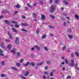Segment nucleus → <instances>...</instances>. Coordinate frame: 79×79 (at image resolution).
<instances>
[{
    "instance_id": "f257e3e1",
    "label": "nucleus",
    "mask_w": 79,
    "mask_h": 79,
    "mask_svg": "<svg viewBox=\"0 0 79 79\" xmlns=\"http://www.w3.org/2000/svg\"><path fill=\"white\" fill-rule=\"evenodd\" d=\"M30 64V65H31L32 66H35V64L34 62H31L30 63L29 62H27L26 64H23V66L26 67L27 66Z\"/></svg>"
},
{
    "instance_id": "f03ea898",
    "label": "nucleus",
    "mask_w": 79,
    "mask_h": 79,
    "mask_svg": "<svg viewBox=\"0 0 79 79\" xmlns=\"http://www.w3.org/2000/svg\"><path fill=\"white\" fill-rule=\"evenodd\" d=\"M54 10H55V7L53 6H51V9L50 10V12L52 13H53Z\"/></svg>"
},
{
    "instance_id": "7ed1b4c3",
    "label": "nucleus",
    "mask_w": 79,
    "mask_h": 79,
    "mask_svg": "<svg viewBox=\"0 0 79 79\" xmlns=\"http://www.w3.org/2000/svg\"><path fill=\"white\" fill-rule=\"evenodd\" d=\"M21 25H22V26H29V24L26 23H21Z\"/></svg>"
},
{
    "instance_id": "20e7f679",
    "label": "nucleus",
    "mask_w": 79,
    "mask_h": 79,
    "mask_svg": "<svg viewBox=\"0 0 79 79\" xmlns=\"http://www.w3.org/2000/svg\"><path fill=\"white\" fill-rule=\"evenodd\" d=\"M12 30L14 31L15 33H18V31H17V30H16V28L13 27L12 28Z\"/></svg>"
},
{
    "instance_id": "39448f33",
    "label": "nucleus",
    "mask_w": 79,
    "mask_h": 79,
    "mask_svg": "<svg viewBox=\"0 0 79 79\" xmlns=\"http://www.w3.org/2000/svg\"><path fill=\"white\" fill-rule=\"evenodd\" d=\"M41 19L44 20L45 19V15L41 14Z\"/></svg>"
},
{
    "instance_id": "423d86ee",
    "label": "nucleus",
    "mask_w": 79,
    "mask_h": 79,
    "mask_svg": "<svg viewBox=\"0 0 79 79\" xmlns=\"http://www.w3.org/2000/svg\"><path fill=\"white\" fill-rule=\"evenodd\" d=\"M29 74V71H27L26 72H25L24 75L25 76H27Z\"/></svg>"
},
{
    "instance_id": "0eeeda50",
    "label": "nucleus",
    "mask_w": 79,
    "mask_h": 79,
    "mask_svg": "<svg viewBox=\"0 0 79 79\" xmlns=\"http://www.w3.org/2000/svg\"><path fill=\"white\" fill-rule=\"evenodd\" d=\"M20 77L21 78V79H27V78L23 76L22 75H20Z\"/></svg>"
},
{
    "instance_id": "6e6552de",
    "label": "nucleus",
    "mask_w": 79,
    "mask_h": 79,
    "mask_svg": "<svg viewBox=\"0 0 79 79\" xmlns=\"http://www.w3.org/2000/svg\"><path fill=\"white\" fill-rule=\"evenodd\" d=\"M15 51H16L15 48H13L12 50H10V51L14 54H15Z\"/></svg>"
},
{
    "instance_id": "1a4fd4ad",
    "label": "nucleus",
    "mask_w": 79,
    "mask_h": 79,
    "mask_svg": "<svg viewBox=\"0 0 79 79\" xmlns=\"http://www.w3.org/2000/svg\"><path fill=\"white\" fill-rule=\"evenodd\" d=\"M7 48L9 50H10L11 48V44H9V45L7 46Z\"/></svg>"
},
{
    "instance_id": "9d476101",
    "label": "nucleus",
    "mask_w": 79,
    "mask_h": 79,
    "mask_svg": "<svg viewBox=\"0 0 79 79\" xmlns=\"http://www.w3.org/2000/svg\"><path fill=\"white\" fill-rule=\"evenodd\" d=\"M5 23L6 24H7L9 25V24H10V22L8 20H5Z\"/></svg>"
},
{
    "instance_id": "9b49d317",
    "label": "nucleus",
    "mask_w": 79,
    "mask_h": 79,
    "mask_svg": "<svg viewBox=\"0 0 79 79\" xmlns=\"http://www.w3.org/2000/svg\"><path fill=\"white\" fill-rule=\"evenodd\" d=\"M8 33L9 37H10V38L11 39V38H12V35H11V33H10V32L9 31L8 32Z\"/></svg>"
},
{
    "instance_id": "f8f14e48",
    "label": "nucleus",
    "mask_w": 79,
    "mask_h": 79,
    "mask_svg": "<svg viewBox=\"0 0 79 79\" xmlns=\"http://www.w3.org/2000/svg\"><path fill=\"white\" fill-rule=\"evenodd\" d=\"M17 55L16 57L18 58H19L20 57V52H18L17 53Z\"/></svg>"
},
{
    "instance_id": "ddd939ff",
    "label": "nucleus",
    "mask_w": 79,
    "mask_h": 79,
    "mask_svg": "<svg viewBox=\"0 0 79 79\" xmlns=\"http://www.w3.org/2000/svg\"><path fill=\"white\" fill-rule=\"evenodd\" d=\"M12 69L14 70H16V71H18V69L16 68V67H12Z\"/></svg>"
},
{
    "instance_id": "4468645a",
    "label": "nucleus",
    "mask_w": 79,
    "mask_h": 79,
    "mask_svg": "<svg viewBox=\"0 0 79 79\" xmlns=\"http://www.w3.org/2000/svg\"><path fill=\"white\" fill-rule=\"evenodd\" d=\"M74 64H73V63H70L69 64V65L70 66L73 67V66H74Z\"/></svg>"
},
{
    "instance_id": "2eb2a0df",
    "label": "nucleus",
    "mask_w": 79,
    "mask_h": 79,
    "mask_svg": "<svg viewBox=\"0 0 79 79\" xmlns=\"http://www.w3.org/2000/svg\"><path fill=\"white\" fill-rule=\"evenodd\" d=\"M11 22L13 24H18V22L16 21H11Z\"/></svg>"
},
{
    "instance_id": "dca6fc26",
    "label": "nucleus",
    "mask_w": 79,
    "mask_h": 79,
    "mask_svg": "<svg viewBox=\"0 0 79 79\" xmlns=\"http://www.w3.org/2000/svg\"><path fill=\"white\" fill-rule=\"evenodd\" d=\"M33 16L34 18H37V14L35 13H33Z\"/></svg>"
},
{
    "instance_id": "f3484780",
    "label": "nucleus",
    "mask_w": 79,
    "mask_h": 79,
    "mask_svg": "<svg viewBox=\"0 0 79 79\" xmlns=\"http://www.w3.org/2000/svg\"><path fill=\"white\" fill-rule=\"evenodd\" d=\"M64 3L66 5H69V3H68V2L66 0L64 1Z\"/></svg>"
},
{
    "instance_id": "a211bd4d",
    "label": "nucleus",
    "mask_w": 79,
    "mask_h": 79,
    "mask_svg": "<svg viewBox=\"0 0 79 79\" xmlns=\"http://www.w3.org/2000/svg\"><path fill=\"white\" fill-rule=\"evenodd\" d=\"M42 64H43V62H39L38 63L37 65H38V66H40V65H42Z\"/></svg>"
},
{
    "instance_id": "6ab92c4d",
    "label": "nucleus",
    "mask_w": 79,
    "mask_h": 79,
    "mask_svg": "<svg viewBox=\"0 0 79 79\" xmlns=\"http://www.w3.org/2000/svg\"><path fill=\"white\" fill-rule=\"evenodd\" d=\"M75 54L76 56H78V57H79V54L78 52H75Z\"/></svg>"
},
{
    "instance_id": "aec40b11",
    "label": "nucleus",
    "mask_w": 79,
    "mask_h": 79,
    "mask_svg": "<svg viewBox=\"0 0 79 79\" xmlns=\"http://www.w3.org/2000/svg\"><path fill=\"white\" fill-rule=\"evenodd\" d=\"M39 3H40V4H41V5L43 4L44 3H43L44 1H41V0H39Z\"/></svg>"
},
{
    "instance_id": "412c9836",
    "label": "nucleus",
    "mask_w": 79,
    "mask_h": 79,
    "mask_svg": "<svg viewBox=\"0 0 79 79\" xmlns=\"http://www.w3.org/2000/svg\"><path fill=\"white\" fill-rule=\"evenodd\" d=\"M65 61L67 64H68V62H69V61L68 60V59H65Z\"/></svg>"
},
{
    "instance_id": "4be33fe9",
    "label": "nucleus",
    "mask_w": 79,
    "mask_h": 79,
    "mask_svg": "<svg viewBox=\"0 0 79 79\" xmlns=\"http://www.w3.org/2000/svg\"><path fill=\"white\" fill-rule=\"evenodd\" d=\"M66 46H64L63 47L62 49V50L63 51H64L65 50V49H66Z\"/></svg>"
},
{
    "instance_id": "5701e85b",
    "label": "nucleus",
    "mask_w": 79,
    "mask_h": 79,
    "mask_svg": "<svg viewBox=\"0 0 79 79\" xmlns=\"http://www.w3.org/2000/svg\"><path fill=\"white\" fill-rule=\"evenodd\" d=\"M15 27H17V28H18L19 27V25L18 24H16L15 25Z\"/></svg>"
},
{
    "instance_id": "b1692460",
    "label": "nucleus",
    "mask_w": 79,
    "mask_h": 79,
    "mask_svg": "<svg viewBox=\"0 0 79 79\" xmlns=\"http://www.w3.org/2000/svg\"><path fill=\"white\" fill-rule=\"evenodd\" d=\"M3 53V51L2 50L0 49V55H3V54H2V53Z\"/></svg>"
},
{
    "instance_id": "393cba45",
    "label": "nucleus",
    "mask_w": 79,
    "mask_h": 79,
    "mask_svg": "<svg viewBox=\"0 0 79 79\" xmlns=\"http://www.w3.org/2000/svg\"><path fill=\"white\" fill-rule=\"evenodd\" d=\"M16 65L17 66H18V67H19V66H21V64H20V63H17L16 64Z\"/></svg>"
},
{
    "instance_id": "a878e982",
    "label": "nucleus",
    "mask_w": 79,
    "mask_h": 79,
    "mask_svg": "<svg viewBox=\"0 0 79 79\" xmlns=\"http://www.w3.org/2000/svg\"><path fill=\"white\" fill-rule=\"evenodd\" d=\"M50 76H53V72H51L50 74Z\"/></svg>"
},
{
    "instance_id": "bb28decb",
    "label": "nucleus",
    "mask_w": 79,
    "mask_h": 79,
    "mask_svg": "<svg viewBox=\"0 0 79 79\" xmlns=\"http://www.w3.org/2000/svg\"><path fill=\"white\" fill-rule=\"evenodd\" d=\"M5 61H3L1 62V63L2 64V66H4V65H5Z\"/></svg>"
},
{
    "instance_id": "cd10ccee",
    "label": "nucleus",
    "mask_w": 79,
    "mask_h": 79,
    "mask_svg": "<svg viewBox=\"0 0 79 79\" xmlns=\"http://www.w3.org/2000/svg\"><path fill=\"white\" fill-rule=\"evenodd\" d=\"M15 7L17 8H20V6L19 5H15Z\"/></svg>"
},
{
    "instance_id": "c85d7f7f",
    "label": "nucleus",
    "mask_w": 79,
    "mask_h": 79,
    "mask_svg": "<svg viewBox=\"0 0 79 79\" xmlns=\"http://www.w3.org/2000/svg\"><path fill=\"white\" fill-rule=\"evenodd\" d=\"M75 18H77V19H79V16L77 15H75Z\"/></svg>"
},
{
    "instance_id": "c756f323",
    "label": "nucleus",
    "mask_w": 79,
    "mask_h": 79,
    "mask_svg": "<svg viewBox=\"0 0 79 79\" xmlns=\"http://www.w3.org/2000/svg\"><path fill=\"white\" fill-rule=\"evenodd\" d=\"M15 42L16 44H19V41L15 40Z\"/></svg>"
},
{
    "instance_id": "7c9ffc66",
    "label": "nucleus",
    "mask_w": 79,
    "mask_h": 79,
    "mask_svg": "<svg viewBox=\"0 0 79 79\" xmlns=\"http://www.w3.org/2000/svg\"><path fill=\"white\" fill-rule=\"evenodd\" d=\"M71 62L72 63H73V64H74V60L73 59H72L71 60Z\"/></svg>"
},
{
    "instance_id": "2f4dec72",
    "label": "nucleus",
    "mask_w": 79,
    "mask_h": 79,
    "mask_svg": "<svg viewBox=\"0 0 79 79\" xmlns=\"http://www.w3.org/2000/svg\"><path fill=\"white\" fill-rule=\"evenodd\" d=\"M50 17H51V18H53V19H54V18H55V16L52 15H50Z\"/></svg>"
},
{
    "instance_id": "473e14b6",
    "label": "nucleus",
    "mask_w": 79,
    "mask_h": 79,
    "mask_svg": "<svg viewBox=\"0 0 79 79\" xmlns=\"http://www.w3.org/2000/svg\"><path fill=\"white\" fill-rule=\"evenodd\" d=\"M23 60H24V59H21L20 60L19 63H23Z\"/></svg>"
},
{
    "instance_id": "72a5a7b5",
    "label": "nucleus",
    "mask_w": 79,
    "mask_h": 79,
    "mask_svg": "<svg viewBox=\"0 0 79 79\" xmlns=\"http://www.w3.org/2000/svg\"><path fill=\"white\" fill-rule=\"evenodd\" d=\"M71 31H72L71 29L70 28H69L67 31L69 32H71Z\"/></svg>"
},
{
    "instance_id": "f704fd0d",
    "label": "nucleus",
    "mask_w": 79,
    "mask_h": 79,
    "mask_svg": "<svg viewBox=\"0 0 79 79\" xmlns=\"http://www.w3.org/2000/svg\"><path fill=\"white\" fill-rule=\"evenodd\" d=\"M46 37V35H43V36H42L43 39H45Z\"/></svg>"
},
{
    "instance_id": "c9c22d12",
    "label": "nucleus",
    "mask_w": 79,
    "mask_h": 79,
    "mask_svg": "<svg viewBox=\"0 0 79 79\" xmlns=\"http://www.w3.org/2000/svg\"><path fill=\"white\" fill-rule=\"evenodd\" d=\"M49 27L50 28H51V29H54V27H52V26H49Z\"/></svg>"
},
{
    "instance_id": "e433bc0d",
    "label": "nucleus",
    "mask_w": 79,
    "mask_h": 79,
    "mask_svg": "<svg viewBox=\"0 0 79 79\" xmlns=\"http://www.w3.org/2000/svg\"><path fill=\"white\" fill-rule=\"evenodd\" d=\"M15 40L16 41H19V38L18 37H16V40Z\"/></svg>"
},
{
    "instance_id": "4c0bfd02",
    "label": "nucleus",
    "mask_w": 79,
    "mask_h": 79,
    "mask_svg": "<svg viewBox=\"0 0 79 79\" xmlns=\"http://www.w3.org/2000/svg\"><path fill=\"white\" fill-rule=\"evenodd\" d=\"M21 31H24V32H27V30H25L24 29H21Z\"/></svg>"
},
{
    "instance_id": "58836bf2",
    "label": "nucleus",
    "mask_w": 79,
    "mask_h": 79,
    "mask_svg": "<svg viewBox=\"0 0 79 79\" xmlns=\"http://www.w3.org/2000/svg\"><path fill=\"white\" fill-rule=\"evenodd\" d=\"M5 41H6V42H10V40H9L6 39L5 40Z\"/></svg>"
},
{
    "instance_id": "ea45409f",
    "label": "nucleus",
    "mask_w": 79,
    "mask_h": 79,
    "mask_svg": "<svg viewBox=\"0 0 79 79\" xmlns=\"http://www.w3.org/2000/svg\"><path fill=\"white\" fill-rule=\"evenodd\" d=\"M21 17L22 18H23V19H26V17L24 15H22Z\"/></svg>"
},
{
    "instance_id": "a19ab883",
    "label": "nucleus",
    "mask_w": 79,
    "mask_h": 79,
    "mask_svg": "<svg viewBox=\"0 0 79 79\" xmlns=\"http://www.w3.org/2000/svg\"><path fill=\"white\" fill-rule=\"evenodd\" d=\"M1 77H5V76H6V75L4 74H2V75H1Z\"/></svg>"
},
{
    "instance_id": "79ce46f5",
    "label": "nucleus",
    "mask_w": 79,
    "mask_h": 79,
    "mask_svg": "<svg viewBox=\"0 0 79 79\" xmlns=\"http://www.w3.org/2000/svg\"><path fill=\"white\" fill-rule=\"evenodd\" d=\"M40 47L38 46L37 48V50H38V51H40Z\"/></svg>"
},
{
    "instance_id": "37998d69",
    "label": "nucleus",
    "mask_w": 79,
    "mask_h": 79,
    "mask_svg": "<svg viewBox=\"0 0 79 79\" xmlns=\"http://www.w3.org/2000/svg\"><path fill=\"white\" fill-rule=\"evenodd\" d=\"M44 49L45 50H46V51H48V48L47 47H45L44 48Z\"/></svg>"
},
{
    "instance_id": "c03bdc74",
    "label": "nucleus",
    "mask_w": 79,
    "mask_h": 79,
    "mask_svg": "<svg viewBox=\"0 0 79 79\" xmlns=\"http://www.w3.org/2000/svg\"><path fill=\"white\" fill-rule=\"evenodd\" d=\"M69 37L70 38V39H72L73 38V36L71 35H69Z\"/></svg>"
},
{
    "instance_id": "a18cd8bd",
    "label": "nucleus",
    "mask_w": 79,
    "mask_h": 79,
    "mask_svg": "<svg viewBox=\"0 0 79 79\" xmlns=\"http://www.w3.org/2000/svg\"><path fill=\"white\" fill-rule=\"evenodd\" d=\"M47 64H50V61L48 60L46 62Z\"/></svg>"
},
{
    "instance_id": "49530a36",
    "label": "nucleus",
    "mask_w": 79,
    "mask_h": 79,
    "mask_svg": "<svg viewBox=\"0 0 79 79\" xmlns=\"http://www.w3.org/2000/svg\"><path fill=\"white\" fill-rule=\"evenodd\" d=\"M48 69V67L47 66H46L45 67V70H47V69Z\"/></svg>"
},
{
    "instance_id": "de8ad7c7",
    "label": "nucleus",
    "mask_w": 79,
    "mask_h": 79,
    "mask_svg": "<svg viewBox=\"0 0 79 79\" xmlns=\"http://www.w3.org/2000/svg\"><path fill=\"white\" fill-rule=\"evenodd\" d=\"M63 15H64V16H68V14H66V13H64Z\"/></svg>"
},
{
    "instance_id": "09e8293b",
    "label": "nucleus",
    "mask_w": 79,
    "mask_h": 79,
    "mask_svg": "<svg viewBox=\"0 0 79 79\" xmlns=\"http://www.w3.org/2000/svg\"><path fill=\"white\" fill-rule=\"evenodd\" d=\"M36 33L37 34H39V30L38 29H37L36 30Z\"/></svg>"
},
{
    "instance_id": "8fccbe9b",
    "label": "nucleus",
    "mask_w": 79,
    "mask_h": 79,
    "mask_svg": "<svg viewBox=\"0 0 79 79\" xmlns=\"http://www.w3.org/2000/svg\"><path fill=\"white\" fill-rule=\"evenodd\" d=\"M39 46L37 45H35L34 46V48H38V47Z\"/></svg>"
},
{
    "instance_id": "3c124183",
    "label": "nucleus",
    "mask_w": 79,
    "mask_h": 79,
    "mask_svg": "<svg viewBox=\"0 0 79 79\" xmlns=\"http://www.w3.org/2000/svg\"><path fill=\"white\" fill-rule=\"evenodd\" d=\"M48 72H44V74L46 75H47V74H48Z\"/></svg>"
},
{
    "instance_id": "603ef678",
    "label": "nucleus",
    "mask_w": 79,
    "mask_h": 79,
    "mask_svg": "<svg viewBox=\"0 0 79 79\" xmlns=\"http://www.w3.org/2000/svg\"><path fill=\"white\" fill-rule=\"evenodd\" d=\"M43 78L44 79H46V77H45V75H44L43 76Z\"/></svg>"
},
{
    "instance_id": "864d4df0",
    "label": "nucleus",
    "mask_w": 79,
    "mask_h": 79,
    "mask_svg": "<svg viewBox=\"0 0 79 79\" xmlns=\"http://www.w3.org/2000/svg\"><path fill=\"white\" fill-rule=\"evenodd\" d=\"M58 0H56L55 1V3H58Z\"/></svg>"
},
{
    "instance_id": "5fc2aeb1",
    "label": "nucleus",
    "mask_w": 79,
    "mask_h": 79,
    "mask_svg": "<svg viewBox=\"0 0 79 79\" xmlns=\"http://www.w3.org/2000/svg\"><path fill=\"white\" fill-rule=\"evenodd\" d=\"M50 35L51 37H53V34H51V33H50Z\"/></svg>"
},
{
    "instance_id": "6e6d98bb",
    "label": "nucleus",
    "mask_w": 79,
    "mask_h": 79,
    "mask_svg": "<svg viewBox=\"0 0 79 79\" xmlns=\"http://www.w3.org/2000/svg\"><path fill=\"white\" fill-rule=\"evenodd\" d=\"M4 17V16L1 15L0 16V19H1V18H3Z\"/></svg>"
},
{
    "instance_id": "4d7b16f0",
    "label": "nucleus",
    "mask_w": 79,
    "mask_h": 79,
    "mask_svg": "<svg viewBox=\"0 0 79 79\" xmlns=\"http://www.w3.org/2000/svg\"><path fill=\"white\" fill-rule=\"evenodd\" d=\"M74 54H73V53H71V56H72V57H73V56H74Z\"/></svg>"
},
{
    "instance_id": "13d9d810",
    "label": "nucleus",
    "mask_w": 79,
    "mask_h": 79,
    "mask_svg": "<svg viewBox=\"0 0 79 79\" xmlns=\"http://www.w3.org/2000/svg\"><path fill=\"white\" fill-rule=\"evenodd\" d=\"M50 3H52V2H53V0H50Z\"/></svg>"
},
{
    "instance_id": "bf43d9fd",
    "label": "nucleus",
    "mask_w": 79,
    "mask_h": 79,
    "mask_svg": "<svg viewBox=\"0 0 79 79\" xmlns=\"http://www.w3.org/2000/svg\"><path fill=\"white\" fill-rule=\"evenodd\" d=\"M27 6H29V7H31V5H30V4H27Z\"/></svg>"
},
{
    "instance_id": "052dcab7",
    "label": "nucleus",
    "mask_w": 79,
    "mask_h": 79,
    "mask_svg": "<svg viewBox=\"0 0 79 79\" xmlns=\"http://www.w3.org/2000/svg\"><path fill=\"white\" fill-rule=\"evenodd\" d=\"M1 45L2 47V48H3V47H4V46H3V45L2 44H1Z\"/></svg>"
},
{
    "instance_id": "680f3d73",
    "label": "nucleus",
    "mask_w": 79,
    "mask_h": 79,
    "mask_svg": "<svg viewBox=\"0 0 79 79\" xmlns=\"http://www.w3.org/2000/svg\"><path fill=\"white\" fill-rule=\"evenodd\" d=\"M36 5H37V4H36V3H33L34 6H36Z\"/></svg>"
},
{
    "instance_id": "e2e57ef3",
    "label": "nucleus",
    "mask_w": 79,
    "mask_h": 79,
    "mask_svg": "<svg viewBox=\"0 0 79 79\" xmlns=\"http://www.w3.org/2000/svg\"><path fill=\"white\" fill-rule=\"evenodd\" d=\"M34 50V48H31V50Z\"/></svg>"
},
{
    "instance_id": "0e129e2a",
    "label": "nucleus",
    "mask_w": 79,
    "mask_h": 79,
    "mask_svg": "<svg viewBox=\"0 0 79 79\" xmlns=\"http://www.w3.org/2000/svg\"><path fill=\"white\" fill-rule=\"evenodd\" d=\"M70 77H71V76H68L67 77V78H70Z\"/></svg>"
},
{
    "instance_id": "69168bd1",
    "label": "nucleus",
    "mask_w": 79,
    "mask_h": 79,
    "mask_svg": "<svg viewBox=\"0 0 79 79\" xmlns=\"http://www.w3.org/2000/svg\"><path fill=\"white\" fill-rule=\"evenodd\" d=\"M25 10H27V8L25 7Z\"/></svg>"
},
{
    "instance_id": "338daca9",
    "label": "nucleus",
    "mask_w": 79,
    "mask_h": 79,
    "mask_svg": "<svg viewBox=\"0 0 79 79\" xmlns=\"http://www.w3.org/2000/svg\"><path fill=\"white\" fill-rule=\"evenodd\" d=\"M66 18H67V19H69V17H66Z\"/></svg>"
},
{
    "instance_id": "774afa93",
    "label": "nucleus",
    "mask_w": 79,
    "mask_h": 79,
    "mask_svg": "<svg viewBox=\"0 0 79 79\" xmlns=\"http://www.w3.org/2000/svg\"><path fill=\"white\" fill-rule=\"evenodd\" d=\"M61 19H62V20H64V18H61Z\"/></svg>"
}]
</instances>
